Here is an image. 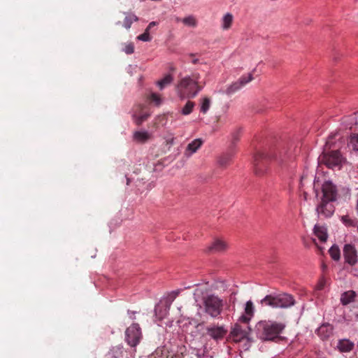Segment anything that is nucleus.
<instances>
[{
  "label": "nucleus",
  "instance_id": "obj_44",
  "mask_svg": "<svg viewBox=\"0 0 358 358\" xmlns=\"http://www.w3.org/2000/svg\"><path fill=\"white\" fill-rule=\"evenodd\" d=\"M176 22H180V21H182V20L180 17H176Z\"/></svg>",
  "mask_w": 358,
  "mask_h": 358
},
{
  "label": "nucleus",
  "instance_id": "obj_36",
  "mask_svg": "<svg viewBox=\"0 0 358 358\" xmlns=\"http://www.w3.org/2000/svg\"><path fill=\"white\" fill-rule=\"evenodd\" d=\"M124 51L128 55L133 53L134 51V45L132 43L126 45Z\"/></svg>",
  "mask_w": 358,
  "mask_h": 358
},
{
  "label": "nucleus",
  "instance_id": "obj_6",
  "mask_svg": "<svg viewBox=\"0 0 358 358\" xmlns=\"http://www.w3.org/2000/svg\"><path fill=\"white\" fill-rule=\"evenodd\" d=\"M318 160L320 164H324L329 169H341L344 159L338 150H334L324 152L319 157Z\"/></svg>",
  "mask_w": 358,
  "mask_h": 358
},
{
  "label": "nucleus",
  "instance_id": "obj_34",
  "mask_svg": "<svg viewBox=\"0 0 358 358\" xmlns=\"http://www.w3.org/2000/svg\"><path fill=\"white\" fill-rule=\"evenodd\" d=\"M252 79V75L251 73H249L247 76H243L242 77H241L238 81L239 82L240 84L242 85L243 87L245 85L250 82Z\"/></svg>",
  "mask_w": 358,
  "mask_h": 358
},
{
  "label": "nucleus",
  "instance_id": "obj_20",
  "mask_svg": "<svg viewBox=\"0 0 358 358\" xmlns=\"http://www.w3.org/2000/svg\"><path fill=\"white\" fill-rule=\"evenodd\" d=\"M150 134L147 131H137L134 134V139L138 143H145L150 138Z\"/></svg>",
  "mask_w": 358,
  "mask_h": 358
},
{
  "label": "nucleus",
  "instance_id": "obj_35",
  "mask_svg": "<svg viewBox=\"0 0 358 358\" xmlns=\"http://www.w3.org/2000/svg\"><path fill=\"white\" fill-rule=\"evenodd\" d=\"M138 39L143 41H150L151 40V37L150 36V33L148 32V30H145V32L138 36Z\"/></svg>",
  "mask_w": 358,
  "mask_h": 358
},
{
  "label": "nucleus",
  "instance_id": "obj_7",
  "mask_svg": "<svg viewBox=\"0 0 358 358\" xmlns=\"http://www.w3.org/2000/svg\"><path fill=\"white\" fill-rule=\"evenodd\" d=\"M126 341L131 347H136L142 337L141 330L138 324H133L125 331Z\"/></svg>",
  "mask_w": 358,
  "mask_h": 358
},
{
  "label": "nucleus",
  "instance_id": "obj_40",
  "mask_svg": "<svg viewBox=\"0 0 358 358\" xmlns=\"http://www.w3.org/2000/svg\"><path fill=\"white\" fill-rule=\"evenodd\" d=\"M324 283L323 282H320L318 285H317V289H322L324 288Z\"/></svg>",
  "mask_w": 358,
  "mask_h": 358
},
{
  "label": "nucleus",
  "instance_id": "obj_25",
  "mask_svg": "<svg viewBox=\"0 0 358 358\" xmlns=\"http://www.w3.org/2000/svg\"><path fill=\"white\" fill-rule=\"evenodd\" d=\"M173 80V76L171 74H168L163 79L157 81V85L159 86L160 90H162L166 86L171 84Z\"/></svg>",
  "mask_w": 358,
  "mask_h": 358
},
{
  "label": "nucleus",
  "instance_id": "obj_38",
  "mask_svg": "<svg viewBox=\"0 0 358 358\" xmlns=\"http://www.w3.org/2000/svg\"><path fill=\"white\" fill-rule=\"evenodd\" d=\"M239 140V136L238 134H233L232 144L234 145L236 142Z\"/></svg>",
  "mask_w": 358,
  "mask_h": 358
},
{
  "label": "nucleus",
  "instance_id": "obj_10",
  "mask_svg": "<svg viewBox=\"0 0 358 358\" xmlns=\"http://www.w3.org/2000/svg\"><path fill=\"white\" fill-rule=\"evenodd\" d=\"M250 330V329L248 326L243 327L238 324H236L231 331V335L235 342H239L247 337Z\"/></svg>",
  "mask_w": 358,
  "mask_h": 358
},
{
  "label": "nucleus",
  "instance_id": "obj_8",
  "mask_svg": "<svg viewBox=\"0 0 358 358\" xmlns=\"http://www.w3.org/2000/svg\"><path fill=\"white\" fill-rule=\"evenodd\" d=\"M150 115V112L143 104H137L133 108V120L138 126L147 120Z\"/></svg>",
  "mask_w": 358,
  "mask_h": 358
},
{
  "label": "nucleus",
  "instance_id": "obj_14",
  "mask_svg": "<svg viewBox=\"0 0 358 358\" xmlns=\"http://www.w3.org/2000/svg\"><path fill=\"white\" fill-rule=\"evenodd\" d=\"M333 328L329 324H325L320 326L316 331L317 334L322 340L327 339L332 334Z\"/></svg>",
  "mask_w": 358,
  "mask_h": 358
},
{
  "label": "nucleus",
  "instance_id": "obj_15",
  "mask_svg": "<svg viewBox=\"0 0 358 358\" xmlns=\"http://www.w3.org/2000/svg\"><path fill=\"white\" fill-rule=\"evenodd\" d=\"M354 346V343L348 339L339 340L337 344V348L341 352H349L352 350Z\"/></svg>",
  "mask_w": 358,
  "mask_h": 358
},
{
  "label": "nucleus",
  "instance_id": "obj_16",
  "mask_svg": "<svg viewBox=\"0 0 358 358\" xmlns=\"http://www.w3.org/2000/svg\"><path fill=\"white\" fill-rule=\"evenodd\" d=\"M313 231L315 235L320 240L321 242H326L328 237L326 227L319 224H315Z\"/></svg>",
  "mask_w": 358,
  "mask_h": 358
},
{
  "label": "nucleus",
  "instance_id": "obj_28",
  "mask_svg": "<svg viewBox=\"0 0 358 358\" xmlns=\"http://www.w3.org/2000/svg\"><path fill=\"white\" fill-rule=\"evenodd\" d=\"M242 87V85L239 83L238 81H236L231 85H230L227 89L226 90V94L228 95L232 94L239 90Z\"/></svg>",
  "mask_w": 358,
  "mask_h": 358
},
{
  "label": "nucleus",
  "instance_id": "obj_29",
  "mask_svg": "<svg viewBox=\"0 0 358 358\" xmlns=\"http://www.w3.org/2000/svg\"><path fill=\"white\" fill-rule=\"evenodd\" d=\"M349 148L354 150L358 151V134H353L350 136V141L348 143Z\"/></svg>",
  "mask_w": 358,
  "mask_h": 358
},
{
  "label": "nucleus",
  "instance_id": "obj_22",
  "mask_svg": "<svg viewBox=\"0 0 358 358\" xmlns=\"http://www.w3.org/2000/svg\"><path fill=\"white\" fill-rule=\"evenodd\" d=\"M234 17L232 14L227 13L222 17V27L224 30H228L231 28L232 22H233Z\"/></svg>",
  "mask_w": 358,
  "mask_h": 358
},
{
  "label": "nucleus",
  "instance_id": "obj_27",
  "mask_svg": "<svg viewBox=\"0 0 358 358\" xmlns=\"http://www.w3.org/2000/svg\"><path fill=\"white\" fill-rule=\"evenodd\" d=\"M182 23L190 27H196L197 25V20L193 15H189L182 19Z\"/></svg>",
  "mask_w": 358,
  "mask_h": 358
},
{
  "label": "nucleus",
  "instance_id": "obj_46",
  "mask_svg": "<svg viewBox=\"0 0 358 358\" xmlns=\"http://www.w3.org/2000/svg\"><path fill=\"white\" fill-rule=\"evenodd\" d=\"M333 136H329V140L327 141V143H331V138H332Z\"/></svg>",
  "mask_w": 358,
  "mask_h": 358
},
{
  "label": "nucleus",
  "instance_id": "obj_32",
  "mask_svg": "<svg viewBox=\"0 0 358 358\" xmlns=\"http://www.w3.org/2000/svg\"><path fill=\"white\" fill-rule=\"evenodd\" d=\"M148 99L151 103H155L156 106H159L162 103V99L159 95H158L156 93H152L149 97Z\"/></svg>",
  "mask_w": 358,
  "mask_h": 358
},
{
  "label": "nucleus",
  "instance_id": "obj_4",
  "mask_svg": "<svg viewBox=\"0 0 358 358\" xmlns=\"http://www.w3.org/2000/svg\"><path fill=\"white\" fill-rule=\"evenodd\" d=\"M285 329L282 323L271 320H263L256 324L257 336L264 341H273Z\"/></svg>",
  "mask_w": 358,
  "mask_h": 358
},
{
  "label": "nucleus",
  "instance_id": "obj_13",
  "mask_svg": "<svg viewBox=\"0 0 358 358\" xmlns=\"http://www.w3.org/2000/svg\"><path fill=\"white\" fill-rule=\"evenodd\" d=\"M228 248L227 243L221 239L215 240L208 247V251L210 252H222Z\"/></svg>",
  "mask_w": 358,
  "mask_h": 358
},
{
  "label": "nucleus",
  "instance_id": "obj_31",
  "mask_svg": "<svg viewBox=\"0 0 358 358\" xmlns=\"http://www.w3.org/2000/svg\"><path fill=\"white\" fill-rule=\"evenodd\" d=\"M210 106V100L208 97H205L203 99L201 105V112L203 113H206L209 109Z\"/></svg>",
  "mask_w": 358,
  "mask_h": 358
},
{
  "label": "nucleus",
  "instance_id": "obj_42",
  "mask_svg": "<svg viewBox=\"0 0 358 358\" xmlns=\"http://www.w3.org/2000/svg\"><path fill=\"white\" fill-rule=\"evenodd\" d=\"M173 139L168 140V141H166V143L171 145V144H173Z\"/></svg>",
  "mask_w": 358,
  "mask_h": 358
},
{
  "label": "nucleus",
  "instance_id": "obj_5",
  "mask_svg": "<svg viewBox=\"0 0 358 358\" xmlns=\"http://www.w3.org/2000/svg\"><path fill=\"white\" fill-rule=\"evenodd\" d=\"M200 307L207 315L217 318L222 313L224 301L217 295L208 294L203 297L202 305Z\"/></svg>",
  "mask_w": 358,
  "mask_h": 358
},
{
  "label": "nucleus",
  "instance_id": "obj_11",
  "mask_svg": "<svg viewBox=\"0 0 358 358\" xmlns=\"http://www.w3.org/2000/svg\"><path fill=\"white\" fill-rule=\"evenodd\" d=\"M278 308H289L294 304V299L288 294H280L277 295Z\"/></svg>",
  "mask_w": 358,
  "mask_h": 358
},
{
  "label": "nucleus",
  "instance_id": "obj_12",
  "mask_svg": "<svg viewBox=\"0 0 358 358\" xmlns=\"http://www.w3.org/2000/svg\"><path fill=\"white\" fill-rule=\"evenodd\" d=\"M207 334L215 340L222 339L227 331L223 327H208L206 328Z\"/></svg>",
  "mask_w": 358,
  "mask_h": 358
},
{
  "label": "nucleus",
  "instance_id": "obj_47",
  "mask_svg": "<svg viewBox=\"0 0 358 358\" xmlns=\"http://www.w3.org/2000/svg\"><path fill=\"white\" fill-rule=\"evenodd\" d=\"M129 182H130L129 179V178H127V185H129Z\"/></svg>",
  "mask_w": 358,
  "mask_h": 358
},
{
  "label": "nucleus",
  "instance_id": "obj_1",
  "mask_svg": "<svg viewBox=\"0 0 358 358\" xmlns=\"http://www.w3.org/2000/svg\"><path fill=\"white\" fill-rule=\"evenodd\" d=\"M294 150L293 145L282 144L268 151L258 152L254 159L255 173L259 176L263 174L269 162H273L282 170L292 168L296 157Z\"/></svg>",
  "mask_w": 358,
  "mask_h": 358
},
{
  "label": "nucleus",
  "instance_id": "obj_39",
  "mask_svg": "<svg viewBox=\"0 0 358 358\" xmlns=\"http://www.w3.org/2000/svg\"><path fill=\"white\" fill-rule=\"evenodd\" d=\"M343 221L346 224H351L352 221L350 220L348 217H343Z\"/></svg>",
  "mask_w": 358,
  "mask_h": 358
},
{
  "label": "nucleus",
  "instance_id": "obj_48",
  "mask_svg": "<svg viewBox=\"0 0 358 358\" xmlns=\"http://www.w3.org/2000/svg\"><path fill=\"white\" fill-rule=\"evenodd\" d=\"M138 115H142V112L138 111Z\"/></svg>",
  "mask_w": 358,
  "mask_h": 358
},
{
  "label": "nucleus",
  "instance_id": "obj_17",
  "mask_svg": "<svg viewBox=\"0 0 358 358\" xmlns=\"http://www.w3.org/2000/svg\"><path fill=\"white\" fill-rule=\"evenodd\" d=\"M277 300V295H266L263 299L261 300V304L262 306H270L273 308H278Z\"/></svg>",
  "mask_w": 358,
  "mask_h": 358
},
{
  "label": "nucleus",
  "instance_id": "obj_30",
  "mask_svg": "<svg viewBox=\"0 0 358 358\" xmlns=\"http://www.w3.org/2000/svg\"><path fill=\"white\" fill-rule=\"evenodd\" d=\"M194 106V102L188 101L181 110L182 114L184 115H189L192 112Z\"/></svg>",
  "mask_w": 358,
  "mask_h": 358
},
{
  "label": "nucleus",
  "instance_id": "obj_26",
  "mask_svg": "<svg viewBox=\"0 0 358 358\" xmlns=\"http://www.w3.org/2000/svg\"><path fill=\"white\" fill-rule=\"evenodd\" d=\"M231 157H232L231 153H227V154L222 155L218 160V163H219L220 166L222 167L227 166L230 163Z\"/></svg>",
  "mask_w": 358,
  "mask_h": 358
},
{
  "label": "nucleus",
  "instance_id": "obj_9",
  "mask_svg": "<svg viewBox=\"0 0 358 358\" xmlns=\"http://www.w3.org/2000/svg\"><path fill=\"white\" fill-rule=\"evenodd\" d=\"M345 262L350 266H355L358 262L357 251L352 244H345L343 247Z\"/></svg>",
  "mask_w": 358,
  "mask_h": 358
},
{
  "label": "nucleus",
  "instance_id": "obj_19",
  "mask_svg": "<svg viewBox=\"0 0 358 358\" xmlns=\"http://www.w3.org/2000/svg\"><path fill=\"white\" fill-rule=\"evenodd\" d=\"M356 296L357 294L355 292L352 290L345 292L343 294H342L341 297V301L343 305H348L355 300Z\"/></svg>",
  "mask_w": 358,
  "mask_h": 358
},
{
  "label": "nucleus",
  "instance_id": "obj_3",
  "mask_svg": "<svg viewBox=\"0 0 358 358\" xmlns=\"http://www.w3.org/2000/svg\"><path fill=\"white\" fill-rule=\"evenodd\" d=\"M199 73H193L192 76L181 79L177 86L178 94L180 99L194 98L197 95L205 85V82H199Z\"/></svg>",
  "mask_w": 358,
  "mask_h": 358
},
{
  "label": "nucleus",
  "instance_id": "obj_23",
  "mask_svg": "<svg viewBox=\"0 0 358 358\" xmlns=\"http://www.w3.org/2000/svg\"><path fill=\"white\" fill-rule=\"evenodd\" d=\"M138 18L133 13L127 14L124 20L123 26L126 29H129L134 22H136Z\"/></svg>",
  "mask_w": 358,
  "mask_h": 358
},
{
  "label": "nucleus",
  "instance_id": "obj_45",
  "mask_svg": "<svg viewBox=\"0 0 358 358\" xmlns=\"http://www.w3.org/2000/svg\"><path fill=\"white\" fill-rule=\"evenodd\" d=\"M152 27H150V26L148 25L147 27V28L145 29V30H148V32H149L150 29H151Z\"/></svg>",
  "mask_w": 358,
  "mask_h": 358
},
{
  "label": "nucleus",
  "instance_id": "obj_37",
  "mask_svg": "<svg viewBox=\"0 0 358 358\" xmlns=\"http://www.w3.org/2000/svg\"><path fill=\"white\" fill-rule=\"evenodd\" d=\"M251 317L248 316V315H243L241 316L239 320L242 322H243L245 324H247L248 322L250 320Z\"/></svg>",
  "mask_w": 358,
  "mask_h": 358
},
{
  "label": "nucleus",
  "instance_id": "obj_2",
  "mask_svg": "<svg viewBox=\"0 0 358 358\" xmlns=\"http://www.w3.org/2000/svg\"><path fill=\"white\" fill-rule=\"evenodd\" d=\"M322 194L320 203L317 205L315 210L319 217L329 218L333 215L335 211L333 202L337 200V187L332 182L325 181L322 185Z\"/></svg>",
  "mask_w": 358,
  "mask_h": 358
},
{
  "label": "nucleus",
  "instance_id": "obj_18",
  "mask_svg": "<svg viewBox=\"0 0 358 358\" xmlns=\"http://www.w3.org/2000/svg\"><path fill=\"white\" fill-rule=\"evenodd\" d=\"M203 144V141L200 138H196L188 144L186 148V155H191L196 152Z\"/></svg>",
  "mask_w": 358,
  "mask_h": 358
},
{
  "label": "nucleus",
  "instance_id": "obj_41",
  "mask_svg": "<svg viewBox=\"0 0 358 358\" xmlns=\"http://www.w3.org/2000/svg\"><path fill=\"white\" fill-rule=\"evenodd\" d=\"M156 24H157L156 22H151L148 25L150 26V27H153Z\"/></svg>",
  "mask_w": 358,
  "mask_h": 358
},
{
  "label": "nucleus",
  "instance_id": "obj_24",
  "mask_svg": "<svg viewBox=\"0 0 358 358\" xmlns=\"http://www.w3.org/2000/svg\"><path fill=\"white\" fill-rule=\"evenodd\" d=\"M331 257L334 261H338L341 258V252L338 245H334L331 247L329 250Z\"/></svg>",
  "mask_w": 358,
  "mask_h": 358
},
{
  "label": "nucleus",
  "instance_id": "obj_43",
  "mask_svg": "<svg viewBox=\"0 0 358 358\" xmlns=\"http://www.w3.org/2000/svg\"><path fill=\"white\" fill-rule=\"evenodd\" d=\"M197 62H198V59H192V62L193 64H196V63H197Z\"/></svg>",
  "mask_w": 358,
  "mask_h": 358
},
{
  "label": "nucleus",
  "instance_id": "obj_33",
  "mask_svg": "<svg viewBox=\"0 0 358 358\" xmlns=\"http://www.w3.org/2000/svg\"><path fill=\"white\" fill-rule=\"evenodd\" d=\"M245 313L250 317L254 314V306L251 301H248L245 304Z\"/></svg>",
  "mask_w": 358,
  "mask_h": 358
},
{
  "label": "nucleus",
  "instance_id": "obj_21",
  "mask_svg": "<svg viewBox=\"0 0 358 358\" xmlns=\"http://www.w3.org/2000/svg\"><path fill=\"white\" fill-rule=\"evenodd\" d=\"M169 350L164 347H159L152 354L151 358H169Z\"/></svg>",
  "mask_w": 358,
  "mask_h": 358
}]
</instances>
